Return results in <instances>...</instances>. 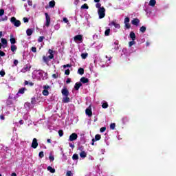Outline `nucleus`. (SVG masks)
Returning <instances> with one entry per match:
<instances>
[{
    "instance_id": "b1692460",
    "label": "nucleus",
    "mask_w": 176,
    "mask_h": 176,
    "mask_svg": "<svg viewBox=\"0 0 176 176\" xmlns=\"http://www.w3.org/2000/svg\"><path fill=\"white\" fill-rule=\"evenodd\" d=\"M105 58H107V65H105V67L109 66V60H111V57L105 56Z\"/></svg>"
},
{
    "instance_id": "c9c22d12",
    "label": "nucleus",
    "mask_w": 176,
    "mask_h": 176,
    "mask_svg": "<svg viewBox=\"0 0 176 176\" xmlns=\"http://www.w3.org/2000/svg\"><path fill=\"white\" fill-rule=\"evenodd\" d=\"M78 74L80 75H83V69L82 68L78 69Z\"/></svg>"
},
{
    "instance_id": "9b49d317",
    "label": "nucleus",
    "mask_w": 176,
    "mask_h": 176,
    "mask_svg": "<svg viewBox=\"0 0 176 176\" xmlns=\"http://www.w3.org/2000/svg\"><path fill=\"white\" fill-rule=\"evenodd\" d=\"M77 140V133H73L69 135V142H73Z\"/></svg>"
},
{
    "instance_id": "6ab92c4d",
    "label": "nucleus",
    "mask_w": 176,
    "mask_h": 176,
    "mask_svg": "<svg viewBox=\"0 0 176 176\" xmlns=\"http://www.w3.org/2000/svg\"><path fill=\"white\" fill-rule=\"evenodd\" d=\"M86 116H88V117L92 116V111H91L90 107L86 109Z\"/></svg>"
},
{
    "instance_id": "4468645a",
    "label": "nucleus",
    "mask_w": 176,
    "mask_h": 176,
    "mask_svg": "<svg viewBox=\"0 0 176 176\" xmlns=\"http://www.w3.org/2000/svg\"><path fill=\"white\" fill-rule=\"evenodd\" d=\"M34 107V104H30L28 102L24 103V109H26V111L30 110V109H32Z\"/></svg>"
},
{
    "instance_id": "72a5a7b5",
    "label": "nucleus",
    "mask_w": 176,
    "mask_h": 176,
    "mask_svg": "<svg viewBox=\"0 0 176 176\" xmlns=\"http://www.w3.org/2000/svg\"><path fill=\"white\" fill-rule=\"evenodd\" d=\"M50 8H54V5H56V3L54 2V1H51L49 3Z\"/></svg>"
},
{
    "instance_id": "4be33fe9",
    "label": "nucleus",
    "mask_w": 176,
    "mask_h": 176,
    "mask_svg": "<svg viewBox=\"0 0 176 176\" xmlns=\"http://www.w3.org/2000/svg\"><path fill=\"white\" fill-rule=\"evenodd\" d=\"M30 35H32V29L26 30V36H30Z\"/></svg>"
},
{
    "instance_id": "aec40b11",
    "label": "nucleus",
    "mask_w": 176,
    "mask_h": 176,
    "mask_svg": "<svg viewBox=\"0 0 176 176\" xmlns=\"http://www.w3.org/2000/svg\"><path fill=\"white\" fill-rule=\"evenodd\" d=\"M155 5H156V0H150V2L148 3V6L152 8H154Z\"/></svg>"
},
{
    "instance_id": "58836bf2",
    "label": "nucleus",
    "mask_w": 176,
    "mask_h": 176,
    "mask_svg": "<svg viewBox=\"0 0 176 176\" xmlns=\"http://www.w3.org/2000/svg\"><path fill=\"white\" fill-rule=\"evenodd\" d=\"M140 32L142 33L145 32V27L142 26V28H140Z\"/></svg>"
},
{
    "instance_id": "0eeeda50",
    "label": "nucleus",
    "mask_w": 176,
    "mask_h": 176,
    "mask_svg": "<svg viewBox=\"0 0 176 176\" xmlns=\"http://www.w3.org/2000/svg\"><path fill=\"white\" fill-rule=\"evenodd\" d=\"M2 37V32H0V38ZM0 49L7 47V39L0 38Z\"/></svg>"
},
{
    "instance_id": "9d476101",
    "label": "nucleus",
    "mask_w": 176,
    "mask_h": 176,
    "mask_svg": "<svg viewBox=\"0 0 176 176\" xmlns=\"http://www.w3.org/2000/svg\"><path fill=\"white\" fill-rule=\"evenodd\" d=\"M11 24H14V26L19 27V21H17V19H15V17H11Z\"/></svg>"
},
{
    "instance_id": "052dcab7",
    "label": "nucleus",
    "mask_w": 176,
    "mask_h": 176,
    "mask_svg": "<svg viewBox=\"0 0 176 176\" xmlns=\"http://www.w3.org/2000/svg\"><path fill=\"white\" fill-rule=\"evenodd\" d=\"M47 144H52V140L47 139Z\"/></svg>"
},
{
    "instance_id": "a878e982",
    "label": "nucleus",
    "mask_w": 176,
    "mask_h": 176,
    "mask_svg": "<svg viewBox=\"0 0 176 176\" xmlns=\"http://www.w3.org/2000/svg\"><path fill=\"white\" fill-rule=\"evenodd\" d=\"M80 82H82V83H84V84L88 83V78H82L80 79Z\"/></svg>"
},
{
    "instance_id": "2eb2a0df",
    "label": "nucleus",
    "mask_w": 176,
    "mask_h": 176,
    "mask_svg": "<svg viewBox=\"0 0 176 176\" xmlns=\"http://www.w3.org/2000/svg\"><path fill=\"white\" fill-rule=\"evenodd\" d=\"M28 71H30V65H25L24 67L22 68V70H21V72L25 73Z\"/></svg>"
},
{
    "instance_id": "7ed1b4c3",
    "label": "nucleus",
    "mask_w": 176,
    "mask_h": 176,
    "mask_svg": "<svg viewBox=\"0 0 176 176\" xmlns=\"http://www.w3.org/2000/svg\"><path fill=\"white\" fill-rule=\"evenodd\" d=\"M95 7L97 8V13L99 14V19L104 17V8L100 7V3H97L95 5Z\"/></svg>"
},
{
    "instance_id": "680f3d73",
    "label": "nucleus",
    "mask_w": 176,
    "mask_h": 176,
    "mask_svg": "<svg viewBox=\"0 0 176 176\" xmlns=\"http://www.w3.org/2000/svg\"><path fill=\"white\" fill-rule=\"evenodd\" d=\"M14 65H17V60H14Z\"/></svg>"
},
{
    "instance_id": "f704fd0d",
    "label": "nucleus",
    "mask_w": 176,
    "mask_h": 176,
    "mask_svg": "<svg viewBox=\"0 0 176 176\" xmlns=\"http://www.w3.org/2000/svg\"><path fill=\"white\" fill-rule=\"evenodd\" d=\"M17 50V47H15V45H11V52H15V50Z\"/></svg>"
},
{
    "instance_id": "c756f323",
    "label": "nucleus",
    "mask_w": 176,
    "mask_h": 176,
    "mask_svg": "<svg viewBox=\"0 0 176 176\" xmlns=\"http://www.w3.org/2000/svg\"><path fill=\"white\" fill-rule=\"evenodd\" d=\"M23 91H25V88H21L20 90L18 91V94H23Z\"/></svg>"
},
{
    "instance_id": "bf43d9fd",
    "label": "nucleus",
    "mask_w": 176,
    "mask_h": 176,
    "mask_svg": "<svg viewBox=\"0 0 176 176\" xmlns=\"http://www.w3.org/2000/svg\"><path fill=\"white\" fill-rule=\"evenodd\" d=\"M58 136L62 137V131H58Z\"/></svg>"
},
{
    "instance_id": "f257e3e1",
    "label": "nucleus",
    "mask_w": 176,
    "mask_h": 176,
    "mask_svg": "<svg viewBox=\"0 0 176 176\" xmlns=\"http://www.w3.org/2000/svg\"><path fill=\"white\" fill-rule=\"evenodd\" d=\"M32 79H36V80L47 79V73H45L43 71L32 72Z\"/></svg>"
},
{
    "instance_id": "20e7f679",
    "label": "nucleus",
    "mask_w": 176,
    "mask_h": 176,
    "mask_svg": "<svg viewBox=\"0 0 176 176\" xmlns=\"http://www.w3.org/2000/svg\"><path fill=\"white\" fill-rule=\"evenodd\" d=\"M61 94L65 96V97H63V103H69V91L67 89H63Z\"/></svg>"
},
{
    "instance_id": "473e14b6",
    "label": "nucleus",
    "mask_w": 176,
    "mask_h": 176,
    "mask_svg": "<svg viewBox=\"0 0 176 176\" xmlns=\"http://www.w3.org/2000/svg\"><path fill=\"white\" fill-rule=\"evenodd\" d=\"M32 82H28V81H24V85H28L30 87H32Z\"/></svg>"
},
{
    "instance_id": "79ce46f5",
    "label": "nucleus",
    "mask_w": 176,
    "mask_h": 176,
    "mask_svg": "<svg viewBox=\"0 0 176 176\" xmlns=\"http://www.w3.org/2000/svg\"><path fill=\"white\" fill-rule=\"evenodd\" d=\"M34 103H35L34 98L30 99V102H28V104H34Z\"/></svg>"
},
{
    "instance_id": "f3484780",
    "label": "nucleus",
    "mask_w": 176,
    "mask_h": 176,
    "mask_svg": "<svg viewBox=\"0 0 176 176\" xmlns=\"http://www.w3.org/2000/svg\"><path fill=\"white\" fill-rule=\"evenodd\" d=\"M100 140V135H96L95 138L92 139V143H90V145L94 146V142L98 141Z\"/></svg>"
},
{
    "instance_id": "6e6552de",
    "label": "nucleus",
    "mask_w": 176,
    "mask_h": 176,
    "mask_svg": "<svg viewBox=\"0 0 176 176\" xmlns=\"http://www.w3.org/2000/svg\"><path fill=\"white\" fill-rule=\"evenodd\" d=\"M5 14L4 10H0V22L7 21V16H2Z\"/></svg>"
},
{
    "instance_id": "ddd939ff",
    "label": "nucleus",
    "mask_w": 176,
    "mask_h": 176,
    "mask_svg": "<svg viewBox=\"0 0 176 176\" xmlns=\"http://www.w3.org/2000/svg\"><path fill=\"white\" fill-rule=\"evenodd\" d=\"M47 90H50V86L43 85V91H42V94H43V96H47L48 95Z\"/></svg>"
},
{
    "instance_id": "f03ea898",
    "label": "nucleus",
    "mask_w": 176,
    "mask_h": 176,
    "mask_svg": "<svg viewBox=\"0 0 176 176\" xmlns=\"http://www.w3.org/2000/svg\"><path fill=\"white\" fill-rule=\"evenodd\" d=\"M131 25L137 26L139 25V19H133L132 21L129 17H124V29H131Z\"/></svg>"
},
{
    "instance_id": "39448f33",
    "label": "nucleus",
    "mask_w": 176,
    "mask_h": 176,
    "mask_svg": "<svg viewBox=\"0 0 176 176\" xmlns=\"http://www.w3.org/2000/svg\"><path fill=\"white\" fill-rule=\"evenodd\" d=\"M47 53L50 54L49 56H47V57L43 56V63H45V64H47V63L50 62V60H52V58H54V55L52 54V50H50L49 51H47Z\"/></svg>"
},
{
    "instance_id": "774afa93",
    "label": "nucleus",
    "mask_w": 176,
    "mask_h": 176,
    "mask_svg": "<svg viewBox=\"0 0 176 176\" xmlns=\"http://www.w3.org/2000/svg\"><path fill=\"white\" fill-rule=\"evenodd\" d=\"M100 0H95V3H98Z\"/></svg>"
},
{
    "instance_id": "423d86ee",
    "label": "nucleus",
    "mask_w": 176,
    "mask_h": 176,
    "mask_svg": "<svg viewBox=\"0 0 176 176\" xmlns=\"http://www.w3.org/2000/svg\"><path fill=\"white\" fill-rule=\"evenodd\" d=\"M129 38H131V41H132L129 42V47H131L133 45H135V41H135V33L131 32V33L129 34Z\"/></svg>"
},
{
    "instance_id": "393cba45",
    "label": "nucleus",
    "mask_w": 176,
    "mask_h": 176,
    "mask_svg": "<svg viewBox=\"0 0 176 176\" xmlns=\"http://www.w3.org/2000/svg\"><path fill=\"white\" fill-rule=\"evenodd\" d=\"M81 87V83L76 82V86L73 87V88L76 89V91L79 90V87Z\"/></svg>"
},
{
    "instance_id": "2f4dec72",
    "label": "nucleus",
    "mask_w": 176,
    "mask_h": 176,
    "mask_svg": "<svg viewBox=\"0 0 176 176\" xmlns=\"http://www.w3.org/2000/svg\"><path fill=\"white\" fill-rule=\"evenodd\" d=\"M80 157H79L78 155H77V154H73V156H72L73 160H77V159H78Z\"/></svg>"
},
{
    "instance_id": "603ef678",
    "label": "nucleus",
    "mask_w": 176,
    "mask_h": 176,
    "mask_svg": "<svg viewBox=\"0 0 176 176\" xmlns=\"http://www.w3.org/2000/svg\"><path fill=\"white\" fill-rule=\"evenodd\" d=\"M69 147H70L71 148H75V145H73V144H69Z\"/></svg>"
},
{
    "instance_id": "0e129e2a",
    "label": "nucleus",
    "mask_w": 176,
    "mask_h": 176,
    "mask_svg": "<svg viewBox=\"0 0 176 176\" xmlns=\"http://www.w3.org/2000/svg\"><path fill=\"white\" fill-rule=\"evenodd\" d=\"M150 46V43H146V47Z\"/></svg>"
},
{
    "instance_id": "6e6d98bb",
    "label": "nucleus",
    "mask_w": 176,
    "mask_h": 176,
    "mask_svg": "<svg viewBox=\"0 0 176 176\" xmlns=\"http://www.w3.org/2000/svg\"><path fill=\"white\" fill-rule=\"evenodd\" d=\"M65 75L69 76V69L65 71Z\"/></svg>"
},
{
    "instance_id": "8fccbe9b",
    "label": "nucleus",
    "mask_w": 176,
    "mask_h": 176,
    "mask_svg": "<svg viewBox=\"0 0 176 176\" xmlns=\"http://www.w3.org/2000/svg\"><path fill=\"white\" fill-rule=\"evenodd\" d=\"M67 67H71V65H69V64H67V65H63V68H67Z\"/></svg>"
},
{
    "instance_id": "37998d69",
    "label": "nucleus",
    "mask_w": 176,
    "mask_h": 176,
    "mask_svg": "<svg viewBox=\"0 0 176 176\" xmlns=\"http://www.w3.org/2000/svg\"><path fill=\"white\" fill-rule=\"evenodd\" d=\"M49 159H50V162L54 161V155H52V154H50Z\"/></svg>"
},
{
    "instance_id": "cd10ccee",
    "label": "nucleus",
    "mask_w": 176,
    "mask_h": 176,
    "mask_svg": "<svg viewBox=\"0 0 176 176\" xmlns=\"http://www.w3.org/2000/svg\"><path fill=\"white\" fill-rule=\"evenodd\" d=\"M101 107L103 109H107L108 107L107 102L103 101V102H102Z\"/></svg>"
},
{
    "instance_id": "a211bd4d",
    "label": "nucleus",
    "mask_w": 176,
    "mask_h": 176,
    "mask_svg": "<svg viewBox=\"0 0 176 176\" xmlns=\"http://www.w3.org/2000/svg\"><path fill=\"white\" fill-rule=\"evenodd\" d=\"M109 25L113 26L116 29H120V24L116 23V22L109 23Z\"/></svg>"
},
{
    "instance_id": "5701e85b",
    "label": "nucleus",
    "mask_w": 176,
    "mask_h": 176,
    "mask_svg": "<svg viewBox=\"0 0 176 176\" xmlns=\"http://www.w3.org/2000/svg\"><path fill=\"white\" fill-rule=\"evenodd\" d=\"M47 171H50V173H56V170L52 168V166H47Z\"/></svg>"
},
{
    "instance_id": "a19ab883",
    "label": "nucleus",
    "mask_w": 176,
    "mask_h": 176,
    "mask_svg": "<svg viewBox=\"0 0 176 176\" xmlns=\"http://www.w3.org/2000/svg\"><path fill=\"white\" fill-rule=\"evenodd\" d=\"M109 32H110L109 29L105 30V36H109Z\"/></svg>"
},
{
    "instance_id": "bb28decb",
    "label": "nucleus",
    "mask_w": 176,
    "mask_h": 176,
    "mask_svg": "<svg viewBox=\"0 0 176 176\" xmlns=\"http://www.w3.org/2000/svg\"><path fill=\"white\" fill-rule=\"evenodd\" d=\"M78 156L82 158H86V152L82 151L80 153V155Z\"/></svg>"
},
{
    "instance_id": "4c0bfd02",
    "label": "nucleus",
    "mask_w": 176,
    "mask_h": 176,
    "mask_svg": "<svg viewBox=\"0 0 176 176\" xmlns=\"http://www.w3.org/2000/svg\"><path fill=\"white\" fill-rule=\"evenodd\" d=\"M30 52H32V53H36V47H30Z\"/></svg>"
},
{
    "instance_id": "ea45409f",
    "label": "nucleus",
    "mask_w": 176,
    "mask_h": 176,
    "mask_svg": "<svg viewBox=\"0 0 176 176\" xmlns=\"http://www.w3.org/2000/svg\"><path fill=\"white\" fill-rule=\"evenodd\" d=\"M43 39H45L44 36H39V38H38L37 41L39 43L43 42Z\"/></svg>"
},
{
    "instance_id": "4d7b16f0",
    "label": "nucleus",
    "mask_w": 176,
    "mask_h": 176,
    "mask_svg": "<svg viewBox=\"0 0 176 176\" xmlns=\"http://www.w3.org/2000/svg\"><path fill=\"white\" fill-rule=\"evenodd\" d=\"M39 158H43V152H39Z\"/></svg>"
},
{
    "instance_id": "1a4fd4ad",
    "label": "nucleus",
    "mask_w": 176,
    "mask_h": 176,
    "mask_svg": "<svg viewBox=\"0 0 176 176\" xmlns=\"http://www.w3.org/2000/svg\"><path fill=\"white\" fill-rule=\"evenodd\" d=\"M50 27V15L45 13V24L43 25V28Z\"/></svg>"
},
{
    "instance_id": "f8f14e48",
    "label": "nucleus",
    "mask_w": 176,
    "mask_h": 176,
    "mask_svg": "<svg viewBox=\"0 0 176 176\" xmlns=\"http://www.w3.org/2000/svg\"><path fill=\"white\" fill-rule=\"evenodd\" d=\"M81 41H82L81 35H76V36L73 37V41L76 42V43H81Z\"/></svg>"
},
{
    "instance_id": "13d9d810",
    "label": "nucleus",
    "mask_w": 176,
    "mask_h": 176,
    "mask_svg": "<svg viewBox=\"0 0 176 176\" xmlns=\"http://www.w3.org/2000/svg\"><path fill=\"white\" fill-rule=\"evenodd\" d=\"M18 123L20 124V125L23 124V121L20 120V121H18Z\"/></svg>"
},
{
    "instance_id": "69168bd1",
    "label": "nucleus",
    "mask_w": 176,
    "mask_h": 176,
    "mask_svg": "<svg viewBox=\"0 0 176 176\" xmlns=\"http://www.w3.org/2000/svg\"><path fill=\"white\" fill-rule=\"evenodd\" d=\"M52 78H56V74H52Z\"/></svg>"
},
{
    "instance_id": "e2e57ef3",
    "label": "nucleus",
    "mask_w": 176,
    "mask_h": 176,
    "mask_svg": "<svg viewBox=\"0 0 176 176\" xmlns=\"http://www.w3.org/2000/svg\"><path fill=\"white\" fill-rule=\"evenodd\" d=\"M1 120H5V116H1Z\"/></svg>"
},
{
    "instance_id": "5fc2aeb1",
    "label": "nucleus",
    "mask_w": 176,
    "mask_h": 176,
    "mask_svg": "<svg viewBox=\"0 0 176 176\" xmlns=\"http://www.w3.org/2000/svg\"><path fill=\"white\" fill-rule=\"evenodd\" d=\"M23 21H24V23H28V19L24 17V19H23Z\"/></svg>"
},
{
    "instance_id": "49530a36",
    "label": "nucleus",
    "mask_w": 176,
    "mask_h": 176,
    "mask_svg": "<svg viewBox=\"0 0 176 176\" xmlns=\"http://www.w3.org/2000/svg\"><path fill=\"white\" fill-rule=\"evenodd\" d=\"M0 75H1V77L5 76V72L1 71V72H0Z\"/></svg>"
},
{
    "instance_id": "e433bc0d",
    "label": "nucleus",
    "mask_w": 176,
    "mask_h": 176,
    "mask_svg": "<svg viewBox=\"0 0 176 176\" xmlns=\"http://www.w3.org/2000/svg\"><path fill=\"white\" fill-rule=\"evenodd\" d=\"M87 57H88V54H86V53L82 54V59L85 60Z\"/></svg>"
},
{
    "instance_id": "de8ad7c7",
    "label": "nucleus",
    "mask_w": 176,
    "mask_h": 176,
    "mask_svg": "<svg viewBox=\"0 0 176 176\" xmlns=\"http://www.w3.org/2000/svg\"><path fill=\"white\" fill-rule=\"evenodd\" d=\"M73 173H71V171H67V176H72Z\"/></svg>"
},
{
    "instance_id": "dca6fc26",
    "label": "nucleus",
    "mask_w": 176,
    "mask_h": 176,
    "mask_svg": "<svg viewBox=\"0 0 176 176\" xmlns=\"http://www.w3.org/2000/svg\"><path fill=\"white\" fill-rule=\"evenodd\" d=\"M38 146V144L36 143V139H32V145H30V147H32V148H36V146Z\"/></svg>"
},
{
    "instance_id": "864d4df0",
    "label": "nucleus",
    "mask_w": 176,
    "mask_h": 176,
    "mask_svg": "<svg viewBox=\"0 0 176 176\" xmlns=\"http://www.w3.org/2000/svg\"><path fill=\"white\" fill-rule=\"evenodd\" d=\"M0 56L1 57L5 56V52H2V51H0Z\"/></svg>"
},
{
    "instance_id": "7c9ffc66",
    "label": "nucleus",
    "mask_w": 176,
    "mask_h": 176,
    "mask_svg": "<svg viewBox=\"0 0 176 176\" xmlns=\"http://www.w3.org/2000/svg\"><path fill=\"white\" fill-rule=\"evenodd\" d=\"M114 129H116V124L111 123L109 124V129L113 130Z\"/></svg>"
},
{
    "instance_id": "3c124183",
    "label": "nucleus",
    "mask_w": 176,
    "mask_h": 176,
    "mask_svg": "<svg viewBox=\"0 0 176 176\" xmlns=\"http://www.w3.org/2000/svg\"><path fill=\"white\" fill-rule=\"evenodd\" d=\"M104 129H106V128L102 127L101 129H100V132H101V133L104 132Z\"/></svg>"
},
{
    "instance_id": "c03bdc74",
    "label": "nucleus",
    "mask_w": 176,
    "mask_h": 176,
    "mask_svg": "<svg viewBox=\"0 0 176 176\" xmlns=\"http://www.w3.org/2000/svg\"><path fill=\"white\" fill-rule=\"evenodd\" d=\"M82 9L87 10L88 9V5H86V4L82 5Z\"/></svg>"
},
{
    "instance_id": "a18cd8bd",
    "label": "nucleus",
    "mask_w": 176,
    "mask_h": 176,
    "mask_svg": "<svg viewBox=\"0 0 176 176\" xmlns=\"http://www.w3.org/2000/svg\"><path fill=\"white\" fill-rule=\"evenodd\" d=\"M63 22H65V23H69V20L67 19V18H63Z\"/></svg>"
},
{
    "instance_id": "c85d7f7f",
    "label": "nucleus",
    "mask_w": 176,
    "mask_h": 176,
    "mask_svg": "<svg viewBox=\"0 0 176 176\" xmlns=\"http://www.w3.org/2000/svg\"><path fill=\"white\" fill-rule=\"evenodd\" d=\"M27 6H32V0H28V4H24V8Z\"/></svg>"
},
{
    "instance_id": "09e8293b",
    "label": "nucleus",
    "mask_w": 176,
    "mask_h": 176,
    "mask_svg": "<svg viewBox=\"0 0 176 176\" xmlns=\"http://www.w3.org/2000/svg\"><path fill=\"white\" fill-rule=\"evenodd\" d=\"M78 3H79V0H76V1H73V4H74L76 6H77V4H78Z\"/></svg>"
},
{
    "instance_id": "412c9836",
    "label": "nucleus",
    "mask_w": 176,
    "mask_h": 176,
    "mask_svg": "<svg viewBox=\"0 0 176 176\" xmlns=\"http://www.w3.org/2000/svg\"><path fill=\"white\" fill-rule=\"evenodd\" d=\"M9 42L11 43V45L15 44V38H13V35L9 36Z\"/></svg>"
},
{
    "instance_id": "338daca9",
    "label": "nucleus",
    "mask_w": 176,
    "mask_h": 176,
    "mask_svg": "<svg viewBox=\"0 0 176 176\" xmlns=\"http://www.w3.org/2000/svg\"><path fill=\"white\" fill-rule=\"evenodd\" d=\"M11 176H17L15 173H11Z\"/></svg>"
}]
</instances>
